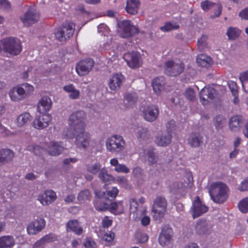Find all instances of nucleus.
<instances>
[{"label": "nucleus", "instance_id": "obj_1", "mask_svg": "<svg viewBox=\"0 0 248 248\" xmlns=\"http://www.w3.org/2000/svg\"><path fill=\"white\" fill-rule=\"evenodd\" d=\"M85 114L83 111H76L72 113L68 119L69 127L64 129L62 133L63 137H72L75 131L85 129L84 122Z\"/></svg>", "mask_w": 248, "mask_h": 248}, {"label": "nucleus", "instance_id": "obj_2", "mask_svg": "<svg viewBox=\"0 0 248 248\" xmlns=\"http://www.w3.org/2000/svg\"><path fill=\"white\" fill-rule=\"evenodd\" d=\"M229 189L227 185L221 182L213 183L209 190L212 200L217 203L225 202L229 197Z\"/></svg>", "mask_w": 248, "mask_h": 248}, {"label": "nucleus", "instance_id": "obj_3", "mask_svg": "<svg viewBox=\"0 0 248 248\" xmlns=\"http://www.w3.org/2000/svg\"><path fill=\"white\" fill-rule=\"evenodd\" d=\"M22 51L20 41L17 38L9 37L0 41V53H5L10 55H18Z\"/></svg>", "mask_w": 248, "mask_h": 248}, {"label": "nucleus", "instance_id": "obj_4", "mask_svg": "<svg viewBox=\"0 0 248 248\" xmlns=\"http://www.w3.org/2000/svg\"><path fill=\"white\" fill-rule=\"evenodd\" d=\"M74 135L72 137H63L67 139L75 138V144L79 149H87L89 148L93 140L91 134L85 130V129L78 130L73 132Z\"/></svg>", "mask_w": 248, "mask_h": 248}, {"label": "nucleus", "instance_id": "obj_5", "mask_svg": "<svg viewBox=\"0 0 248 248\" xmlns=\"http://www.w3.org/2000/svg\"><path fill=\"white\" fill-rule=\"evenodd\" d=\"M125 146L123 138L119 135H114L108 138L106 140V147L108 151L118 153L123 151Z\"/></svg>", "mask_w": 248, "mask_h": 248}, {"label": "nucleus", "instance_id": "obj_6", "mask_svg": "<svg viewBox=\"0 0 248 248\" xmlns=\"http://www.w3.org/2000/svg\"><path fill=\"white\" fill-rule=\"evenodd\" d=\"M185 69V64L180 60H169L165 62V73L170 76H177L181 74Z\"/></svg>", "mask_w": 248, "mask_h": 248}, {"label": "nucleus", "instance_id": "obj_7", "mask_svg": "<svg viewBox=\"0 0 248 248\" xmlns=\"http://www.w3.org/2000/svg\"><path fill=\"white\" fill-rule=\"evenodd\" d=\"M139 29L132 25L129 20H123L120 23L118 30L119 35L124 38L130 37L139 32Z\"/></svg>", "mask_w": 248, "mask_h": 248}, {"label": "nucleus", "instance_id": "obj_8", "mask_svg": "<svg viewBox=\"0 0 248 248\" xmlns=\"http://www.w3.org/2000/svg\"><path fill=\"white\" fill-rule=\"evenodd\" d=\"M167 206V201L164 198L158 197L155 199L152 209L155 219L159 220L164 217L166 212Z\"/></svg>", "mask_w": 248, "mask_h": 248}, {"label": "nucleus", "instance_id": "obj_9", "mask_svg": "<svg viewBox=\"0 0 248 248\" xmlns=\"http://www.w3.org/2000/svg\"><path fill=\"white\" fill-rule=\"evenodd\" d=\"M123 58L128 66L132 69L139 68L142 64L141 55L137 51L126 52L124 55Z\"/></svg>", "mask_w": 248, "mask_h": 248}, {"label": "nucleus", "instance_id": "obj_10", "mask_svg": "<svg viewBox=\"0 0 248 248\" xmlns=\"http://www.w3.org/2000/svg\"><path fill=\"white\" fill-rule=\"evenodd\" d=\"M75 25L73 23H66L55 32L56 38L61 42H64L73 35Z\"/></svg>", "mask_w": 248, "mask_h": 248}, {"label": "nucleus", "instance_id": "obj_11", "mask_svg": "<svg viewBox=\"0 0 248 248\" xmlns=\"http://www.w3.org/2000/svg\"><path fill=\"white\" fill-rule=\"evenodd\" d=\"M129 203L130 216L134 220H137L146 213V207L144 206L140 205L135 199H130Z\"/></svg>", "mask_w": 248, "mask_h": 248}, {"label": "nucleus", "instance_id": "obj_12", "mask_svg": "<svg viewBox=\"0 0 248 248\" xmlns=\"http://www.w3.org/2000/svg\"><path fill=\"white\" fill-rule=\"evenodd\" d=\"M39 18V14L34 9L31 8L20 17V19L24 26L28 27L37 22Z\"/></svg>", "mask_w": 248, "mask_h": 248}, {"label": "nucleus", "instance_id": "obj_13", "mask_svg": "<svg viewBox=\"0 0 248 248\" xmlns=\"http://www.w3.org/2000/svg\"><path fill=\"white\" fill-rule=\"evenodd\" d=\"M46 221L41 217H38L29 224L27 231L29 235H35L41 232L45 227Z\"/></svg>", "mask_w": 248, "mask_h": 248}, {"label": "nucleus", "instance_id": "obj_14", "mask_svg": "<svg viewBox=\"0 0 248 248\" xmlns=\"http://www.w3.org/2000/svg\"><path fill=\"white\" fill-rule=\"evenodd\" d=\"M94 65V62L92 59L81 61L77 65L76 70L80 76H84L89 73Z\"/></svg>", "mask_w": 248, "mask_h": 248}, {"label": "nucleus", "instance_id": "obj_15", "mask_svg": "<svg viewBox=\"0 0 248 248\" xmlns=\"http://www.w3.org/2000/svg\"><path fill=\"white\" fill-rule=\"evenodd\" d=\"M159 109L157 106L150 105L145 107L142 110V115L144 120L147 122L155 121L158 117Z\"/></svg>", "mask_w": 248, "mask_h": 248}, {"label": "nucleus", "instance_id": "obj_16", "mask_svg": "<svg viewBox=\"0 0 248 248\" xmlns=\"http://www.w3.org/2000/svg\"><path fill=\"white\" fill-rule=\"evenodd\" d=\"M51 122V116L48 114H42L37 116L33 120V127L37 129H43L47 127Z\"/></svg>", "mask_w": 248, "mask_h": 248}, {"label": "nucleus", "instance_id": "obj_17", "mask_svg": "<svg viewBox=\"0 0 248 248\" xmlns=\"http://www.w3.org/2000/svg\"><path fill=\"white\" fill-rule=\"evenodd\" d=\"M56 198L57 195L53 190H46L38 195L37 200L41 204L46 206L53 202Z\"/></svg>", "mask_w": 248, "mask_h": 248}, {"label": "nucleus", "instance_id": "obj_18", "mask_svg": "<svg viewBox=\"0 0 248 248\" xmlns=\"http://www.w3.org/2000/svg\"><path fill=\"white\" fill-rule=\"evenodd\" d=\"M208 207L202 204L199 197L197 196L192 203V217L193 218L198 217L207 212Z\"/></svg>", "mask_w": 248, "mask_h": 248}, {"label": "nucleus", "instance_id": "obj_19", "mask_svg": "<svg viewBox=\"0 0 248 248\" xmlns=\"http://www.w3.org/2000/svg\"><path fill=\"white\" fill-rule=\"evenodd\" d=\"M52 106L51 98L47 95H44L38 101L37 110L41 114H46L50 110Z\"/></svg>", "mask_w": 248, "mask_h": 248}, {"label": "nucleus", "instance_id": "obj_20", "mask_svg": "<svg viewBox=\"0 0 248 248\" xmlns=\"http://www.w3.org/2000/svg\"><path fill=\"white\" fill-rule=\"evenodd\" d=\"M201 6L204 12H207L215 7L217 8L214 14L211 16L212 18L218 17L221 14L222 7L220 3H216L208 0H205L201 2Z\"/></svg>", "mask_w": 248, "mask_h": 248}, {"label": "nucleus", "instance_id": "obj_21", "mask_svg": "<svg viewBox=\"0 0 248 248\" xmlns=\"http://www.w3.org/2000/svg\"><path fill=\"white\" fill-rule=\"evenodd\" d=\"M46 149L49 155L57 156L63 151L64 146L62 142L51 141L47 143Z\"/></svg>", "mask_w": 248, "mask_h": 248}, {"label": "nucleus", "instance_id": "obj_22", "mask_svg": "<svg viewBox=\"0 0 248 248\" xmlns=\"http://www.w3.org/2000/svg\"><path fill=\"white\" fill-rule=\"evenodd\" d=\"M124 79V77L122 74L116 73L113 74L109 78L108 81L109 88L112 91L119 90L122 86Z\"/></svg>", "mask_w": 248, "mask_h": 248}, {"label": "nucleus", "instance_id": "obj_23", "mask_svg": "<svg viewBox=\"0 0 248 248\" xmlns=\"http://www.w3.org/2000/svg\"><path fill=\"white\" fill-rule=\"evenodd\" d=\"M172 234L173 231L171 228L165 226L161 230L159 236V244L162 246L169 245L170 243Z\"/></svg>", "mask_w": 248, "mask_h": 248}, {"label": "nucleus", "instance_id": "obj_24", "mask_svg": "<svg viewBox=\"0 0 248 248\" xmlns=\"http://www.w3.org/2000/svg\"><path fill=\"white\" fill-rule=\"evenodd\" d=\"M216 92V90L211 87L202 89L200 92L201 102L203 105H206L208 102V99L213 100L217 94Z\"/></svg>", "mask_w": 248, "mask_h": 248}, {"label": "nucleus", "instance_id": "obj_25", "mask_svg": "<svg viewBox=\"0 0 248 248\" xmlns=\"http://www.w3.org/2000/svg\"><path fill=\"white\" fill-rule=\"evenodd\" d=\"M244 119L240 115H235L230 119L229 122V127L231 131L238 132L241 127Z\"/></svg>", "mask_w": 248, "mask_h": 248}, {"label": "nucleus", "instance_id": "obj_26", "mask_svg": "<svg viewBox=\"0 0 248 248\" xmlns=\"http://www.w3.org/2000/svg\"><path fill=\"white\" fill-rule=\"evenodd\" d=\"M211 228V226L208 224L207 221L203 218L199 219L195 226L196 232L200 235L209 233Z\"/></svg>", "mask_w": 248, "mask_h": 248}, {"label": "nucleus", "instance_id": "obj_27", "mask_svg": "<svg viewBox=\"0 0 248 248\" xmlns=\"http://www.w3.org/2000/svg\"><path fill=\"white\" fill-rule=\"evenodd\" d=\"M142 156L145 162L149 165L156 164L159 160V157L156 155L152 149H145L143 150Z\"/></svg>", "mask_w": 248, "mask_h": 248}, {"label": "nucleus", "instance_id": "obj_28", "mask_svg": "<svg viewBox=\"0 0 248 248\" xmlns=\"http://www.w3.org/2000/svg\"><path fill=\"white\" fill-rule=\"evenodd\" d=\"M171 140V136L169 132H161L156 136L155 141L160 146H166L168 145Z\"/></svg>", "mask_w": 248, "mask_h": 248}, {"label": "nucleus", "instance_id": "obj_29", "mask_svg": "<svg viewBox=\"0 0 248 248\" xmlns=\"http://www.w3.org/2000/svg\"><path fill=\"white\" fill-rule=\"evenodd\" d=\"M16 88L22 100L30 95L34 91V87L27 83L17 86Z\"/></svg>", "mask_w": 248, "mask_h": 248}, {"label": "nucleus", "instance_id": "obj_30", "mask_svg": "<svg viewBox=\"0 0 248 248\" xmlns=\"http://www.w3.org/2000/svg\"><path fill=\"white\" fill-rule=\"evenodd\" d=\"M32 119V117L28 112H24L18 115L16 120V124L18 127H24L28 125Z\"/></svg>", "mask_w": 248, "mask_h": 248}, {"label": "nucleus", "instance_id": "obj_31", "mask_svg": "<svg viewBox=\"0 0 248 248\" xmlns=\"http://www.w3.org/2000/svg\"><path fill=\"white\" fill-rule=\"evenodd\" d=\"M165 83L163 77H158L153 79L152 84L154 92L156 94L160 95L164 91Z\"/></svg>", "mask_w": 248, "mask_h": 248}, {"label": "nucleus", "instance_id": "obj_32", "mask_svg": "<svg viewBox=\"0 0 248 248\" xmlns=\"http://www.w3.org/2000/svg\"><path fill=\"white\" fill-rule=\"evenodd\" d=\"M140 6L139 0H127L125 10L131 15L138 14Z\"/></svg>", "mask_w": 248, "mask_h": 248}, {"label": "nucleus", "instance_id": "obj_33", "mask_svg": "<svg viewBox=\"0 0 248 248\" xmlns=\"http://www.w3.org/2000/svg\"><path fill=\"white\" fill-rule=\"evenodd\" d=\"M124 210V206L123 201L114 202L109 204L108 210L115 215H120L123 213Z\"/></svg>", "mask_w": 248, "mask_h": 248}, {"label": "nucleus", "instance_id": "obj_34", "mask_svg": "<svg viewBox=\"0 0 248 248\" xmlns=\"http://www.w3.org/2000/svg\"><path fill=\"white\" fill-rule=\"evenodd\" d=\"M196 62L199 66L206 68L210 67L213 63L211 57L203 54L197 56Z\"/></svg>", "mask_w": 248, "mask_h": 248}, {"label": "nucleus", "instance_id": "obj_35", "mask_svg": "<svg viewBox=\"0 0 248 248\" xmlns=\"http://www.w3.org/2000/svg\"><path fill=\"white\" fill-rule=\"evenodd\" d=\"M14 153L10 149L0 150V165L11 161L14 157Z\"/></svg>", "mask_w": 248, "mask_h": 248}, {"label": "nucleus", "instance_id": "obj_36", "mask_svg": "<svg viewBox=\"0 0 248 248\" xmlns=\"http://www.w3.org/2000/svg\"><path fill=\"white\" fill-rule=\"evenodd\" d=\"M15 245L14 238L11 235L0 237V248H12Z\"/></svg>", "mask_w": 248, "mask_h": 248}, {"label": "nucleus", "instance_id": "obj_37", "mask_svg": "<svg viewBox=\"0 0 248 248\" xmlns=\"http://www.w3.org/2000/svg\"><path fill=\"white\" fill-rule=\"evenodd\" d=\"M170 191L174 194L183 195H185V186L181 182H174L170 186Z\"/></svg>", "mask_w": 248, "mask_h": 248}, {"label": "nucleus", "instance_id": "obj_38", "mask_svg": "<svg viewBox=\"0 0 248 248\" xmlns=\"http://www.w3.org/2000/svg\"><path fill=\"white\" fill-rule=\"evenodd\" d=\"M63 90L68 93V97L72 99H77L79 98L80 92L77 90L73 84L64 86Z\"/></svg>", "mask_w": 248, "mask_h": 248}, {"label": "nucleus", "instance_id": "obj_39", "mask_svg": "<svg viewBox=\"0 0 248 248\" xmlns=\"http://www.w3.org/2000/svg\"><path fill=\"white\" fill-rule=\"evenodd\" d=\"M68 231H72L77 234H80L83 232L82 228L79 225L77 220H72L67 223Z\"/></svg>", "mask_w": 248, "mask_h": 248}, {"label": "nucleus", "instance_id": "obj_40", "mask_svg": "<svg viewBox=\"0 0 248 248\" xmlns=\"http://www.w3.org/2000/svg\"><path fill=\"white\" fill-rule=\"evenodd\" d=\"M137 100V96L134 93H126L124 95V104L127 108L132 107Z\"/></svg>", "mask_w": 248, "mask_h": 248}, {"label": "nucleus", "instance_id": "obj_41", "mask_svg": "<svg viewBox=\"0 0 248 248\" xmlns=\"http://www.w3.org/2000/svg\"><path fill=\"white\" fill-rule=\"evenodd\" d=\"M202 137L199 134H192L188 140V143L192 147H198L202 142Z\"/></svg>", "mask_w": 248, "mask_h": 248}, {"label": "nucleus", "instance_id": "obj_42", "mask_svg": "<svg viewBox=\"0 0 248 248\" xmlns=\"http://www.w3.org/2000/svg\"><path fill=\"white\" fill-rule=\"evenodd\" d=\"M213 123L217 130L221 129L226 123V118L222 115H216L213 119Z\"/></svg>", "mask_w": 248, "mask_h": 248}, {"label": "nucleus", "instance_id": "obj_43", "mask_svg": "<svg viewBox=\"0 0 248 248\" xmlns=\"http://www.w3.org/2000/svg\"><path fill=\"white\" fill-rule=\"evenodd\" d=\"M98 177L104 183H110L114 181V178L108 174L105 168H102L99 171Z\"/></svg>", "mask_w": 248, "mask_h": 248}, {"label": "nucleus", "instance_id": "obj_44", "mask_svg": "<svg viewBox=\"0 0 248 248\" xmlns=\"http://www.w3.org/2000/svg\"><path fill=\"white\" fill-rule=\"evenodd\" d=\"M207 36L202 35L197 41V47L200 51H204L207 48Z\"/></svg>", "mask_w": 248, "mask_h": 248}, {"label": "nucleus", "instance_id": "obj_45", "mask_svg": "<svg viewBox=\"0 0 248 248\" xmlns=\"http://www.w3.org/2000/svg\"><path fill=\"white\" fill-rule=\"evenodd\" d=\"M101 165L99 162H95L92 164L88 165L86 166L87 170L93 174L98 173L102 169Z\"/></svg>", "mask_w": 248, "mask_h": 248}, {"label": "nucleus", "instance_id": "obj_46", "mask_svg": "<svg viewBox=\"0 0 248 248\" xmlns=\"http://www.w3.org/2000/svg\"><path fill=\"white\" fill-rule=\"evenodd\" d=\"M26 149L28 151L33 152L37 155H40L44 152V149L39 145H34L33 144H29Z\"/></svg>", "mask_w": 248, "mask_h": 248}, {"label": "nucleus", "instance_id": "obj_47", "mask_svg": "<svg viewBox=\"0 0 248 248\" xmlns=\"http://www.w3.org/2000/svg\"><path fill=\"white\" fill-rule=\"evenodd\" d=\"M238 207L243 213L248 212V197L243 198L238 202Z\"/></svg>", "mask_w": 248, "mask_h": 248}, {"label": "nucleus", "instance_id": "obj_48", "mask_svg": "<svg viewBox=\"0 0 248 248\" xmlns=\"http://www.w3.org/2000/svg\"><path fill=\"white\" fill-rule=\"evenodd\" d=\"M240 31L236 28L229 27L227 30V35L229 39H235L238 37Z\"/></svg>", "mask_w": 248, "mask_h": 248}, {"label": "nucleus", "instance_id": "obj_49", "mask_svg": "<svg viewBox=\"0 0 248 248\" xmlns=\"http://www.w3.org/2000/svg\"><path fill=\"white\" fill-rule=\"evenodd\" d=\"M241 81L242 88L244 91L248 93V72H245L240 76Z\"/></svg>", "mask_w": 248, "mask_h": 248}, {"label": "nucleus", "instance_id": "obj_50", "mask_svg": "<svg viewBox=\"0 0 248 248\" xmlns=\"http://www.w3.org/2000/svg\"><path fill=\"white\" fill-rule=\"evenodd\" d=\"M119 193V190L116 187H113L111 189L107 190L104 194L108 199H114Z\"/></svg>", "mask_w": 248, "mask_h": 248}, {"label": "nucleus", "instance_id": "obj_51", "mask_svg": "<svg viewBox=\"0 0 248 248\" xmlns=\"http://www.w3.org/2000/svg\"><path fill=\"white\" fill-rule=\"evenodd\" d=\"M90 192L88 190L85 189L81 191L78 196V200L79 202H83L89 199Z\"/></svg>", "mask_w": 248, "mask_h": 248}, {"label": "nucleus", "instance_id": "obj_52", "mask_svg": "<svg viewBox=\"0 0 248 248\" xmlns=\"http://www.w3.org/2000/svg\"><path fill=\"white\" fill-rule=\"evenodd\" d=\"M95 209L100 211L108 210L109 204L102 202L99 201L95 202L94 203Z\"/></svg>", "mask_w": 248, "mask_h": 248}, {"label": "nucleus", "instance_id": "obj_53", "mask_svg": "<svg viewBox=\"0 0 248 248\" xmlns=\"http://www.w3.org/2000/svg\"><path fill=\"white\" fill-rule=\"evenodd\" d=\"M179 26L175 23H171L170 22L166 23L164 26H162L160 28V29L164 32L170 31L173 30H176L178 29Z\"/></svg>", "mask_w": 248, "mask_h": 248}, {"label": "nucleus", "instance_id": "obj_54", "mask_svg": "<svg viewBox=\"0 0 248 248\" xmlns=\"http://www.w3.org/2000/svg\"><path fill=\"white\" fill-rule=\"evenodd\" d=\"M149 136L148 131L145 128H142L140 129L137 134V138L139 140H144Z\"/></svg>", "mask_w": 248, "mask_h": 248}, {"label": "nucleus", "instance_id": "obj_55", "mask_svg": "<svg viewBox=\"0 0 248 248\" xmlns=\"http://www.w3.org/2000/svg\"><path fill=\"white\" fill-rule=\"evenodd\" d=\"M9 96L11 99L13 101H19L22 100L20 96L18 94L16 87L13 88L9 92Z\"/></svg>", "mask_w": 248, "mask_h": 248}, {"label": "nucleus", "instance_id": "obj_56", "mask_svg": "<svg viewBox=\"0 0 248 248\" xmlns=\"http://www.w3.org/2000/svg\"><path fill=\"white\" fill-rule=\"evenodd\" d=\"M0 134L3 137H10L15 135V133L11 132L1 124H0Z\"/></svg>", "mask_w": 248, "mask_h": 248}, {"label": "nucleus", "instance_id": "obj_57", "mask_svg": "<svg viewBox=\"0 0 248 248\" xmlns=\"http://www.w3.org/2000/svg\"><path fill=\"white\" fill-rule=\"evenodd\" d=\"M114 170L118 173H127L130 171L129 169L126 165L119 164L114 169Z\"/></svg>", "mask_w": 248, "mask_h": 248}, {"label": "nucleus", "instance_id": "obj_58", "mask_svg": "<svg viewBox=\"0 0 248 248\" xmlns=\"http://www.w3.org/2000/svg\"><path fill=\"white\" fill-rule=\"evenodd\" d=\"M228 86L233 96L238 95V87L235 82L230 81L228 82Z\"/></svg>", "mask_w": 248, "mask_h": 248}, {"label": "nucleus", "instance_id": "obj_59", "mask_svg": "<svg viewBox=\"0 0 248 248\" xmlns=\"http://www.w3.org/2000/svg\"><path fill=\"white\" fill-rule=\"evenodd\" d=\"M98 31L100 33H102V34H104V35L108 36V34L109 33V28L108 27L104 24H101L98 26Z\"/></svg>", "mask_w": 248, "mask_h": 248}, {"label": "nucleus", "instance_id": "obj_60", "mask_svg": "<svg viewBox=\"0 0 248 248\" xmlns=\"http://www.w3.org/2000/svg\"><path fill=\"white\" fill-rule=\"evenodd\" d=\"M197 74V71L195 69L191 68V67H187V80H190V78L193 79Z\"/></svg>", "mask_w": 248, "mask_h": 248}, {"label": "nucleus", "instance_id": "obj_61", "mask_svg": "<svg viewBox=\"0 0 248 248\" xmlns=\"http://www.w3.org/2000/svg\"><path fill=\"white\" fill-rule=\"evenodd\" d=\"M42 238L44 240L45 244L51 242H53L56 240V237L52 234H46L43 236Z\"/></svg>", "mask_w": 248, "mask_h": 248}, {"label": "nucleus", "instance_id": "obj_62", "mask_svg": "<svg viewBox=\"0 0 248 248\" xmlns=\"http://www.w3.org/2000/svg\"><path fill=\"white\" fill-rule=\"evenodd\" d=\"M238 189L240 191H248V178L241 183Z\"/></svg>", "mask_w": 248, "mask_h": 248}, {"label": "nucleus", "instance_id": "obj_63", "mask_svg": "<svg viewBox=\"0 0 248 248\" xmlns=\"http://www.w3.org/2000/svg\"><path fill=\"white\" fill-rule=\"evenodd\" d=\"M84 245L86 248H96V245L95 242L90 238L85 240Z\"/></svg>", "mask_w": 248, "mask_h": 248}, {"label": "nucleus", "instance_id": "obj_64", "mask_svg": "<svg viewBox=\"0 0 248 248\" xmlns=\"http://www.w3.org/2000/svg\"><path fill=\"white\" fill-rule=\"evenodd\" d=\"M137 238L139 243H143L147 241L148 239V236L146 234L140 233L137 234Z\"/></svg>", "mask_w": 248, "mask_h": 248}]
</instances>
